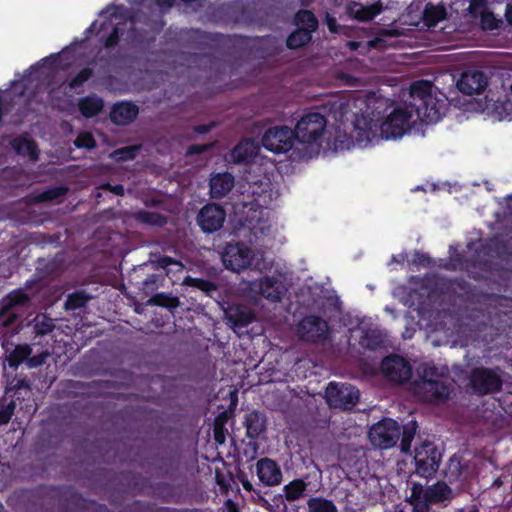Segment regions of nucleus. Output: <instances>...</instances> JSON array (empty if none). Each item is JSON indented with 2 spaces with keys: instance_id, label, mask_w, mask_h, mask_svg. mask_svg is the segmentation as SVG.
Returning <instances> with one entry per match:
<instances>
[{
  "instance_id": "nucleus-1",
  "label": "nucleus",
  "mask_w": 512,
  "mask_h": 512,
  "mask_svg": "<svg viewBox=\"0 0 512 512\" xmlns=\"http://www.w3.org/2000/svg\"><path fill=\"white\" fill-rule=\"evenodd\" d=\"M428 80L414 81L409 89L408 103L397 106L381 123L385 139L402 137L417 120L427 124L439 122L446 114L449 103L443 92Z\"/></svg>"
},
{
  "instance_id": "nucleus-2",
  "label": "nucleus",
  "mask_w": 512,
  "mask_h": 512,
  "mask_svg": "<svg viewBox=\"0 0 512 512\" xmlns=\"http://www.w3.org/2000/svg\"><path fill=\"white\" fill-rule=\"evenodd\" d=\"M418 378L412 383V391L423 402H446L453 392L452 383L439 372L435 365L423 364L417 368Z\"/></svg>"
},
{
  "instance_id": "nucleus-3",
  "label": "nucleus",
  "mask_w": 512,
  "mask_h": 512,
  "mask_svg": "<svg viewBox=\"0 0 512 512\" xmlns=\"http://www.w3.org/2000/svg\"><path fill=\"white\" fill-rule=\"evenodd\" d=\"M326 117L320 112L305 113L293 130L296 140L302 144L318 143L325 132Z\"/></svg>"
},
{
  "instance_id": "nucleus-4",
  "label": "nucleus",
  "mask_w": 512,
  "mask_h": 512,
  "mask_svg": "<svg viewBox=\"0 0 512 512\" xmlns=\"http://www.w3.org/2000/svg\"><path fill=\"white\" fill-rule=\"evenodd\" d=\"M468 386L474 394L490 395L501 391L503 381L501 376L492 368H472L468 377Z\"/></svg>"
},
{
  "instance_id": "nucleus-5",
  "label": "nucleus",
  "mask_w": 512,
  "mask_h": 512,
  "mask_svg": "<svg viewBox=\"0 0 512 512\" xmlns=\"http://www.w3.org/2000/svg\"><path fill=\"white\" fill-rule=\"evenodd\" d=\"M441 457V453L433 442L424 441L416 446L414 463L417 475L424 478L432 477L439 468Z\"/></svg>"
},
{
  "instance_id": "nucleus-6",
  "label": "nucleus",
  "mask_w": 512,
  "mask_h": 512,
  "mask_svg": "<svg viewBox=\"0 0 512 512\" xmlns=\"http://www.w3.org/2000/svg\"><path fill=\"white\" fill-rule=\"evenodd\" d=\"M401 435L400 424L391 418H384L374 424L369 430V439L373 446L380 449L394 447Z\"/></svg>"
},
{
  "instance_id": "nucleus-7",
  "label": "nucleus",
  "mask_w": 512,
  "mask_h": 512,
  "mask_svg": "<svg viewBox=\"0 0 512 512\" xmlns=\"http://www.w3.org/2000/svg\"><path fill=\"white\" fill-rule=\"evenodd\" d=\"M295 140L293 130L286 125H280L268 128L262 136L261 143L266 150L280 154L291 150Z\"/></svg>"
},
{
  "instance_id": "nucleus-8",
  "label": "nucleus",
  "mask_w": 512,
  "mask_h": 512,
  "mask_svg": "<svg viewBox=\"0 0 512 512\" xmlns=\"http://www.w3.org/2000/svg\"><path fill=\"white\" fill-rule=\"evenodd\" d=\"M325 399L330 407L350 409L359 400V390L351 384L330 382L325 390Z\"/></svg>"
},
{
  "instance_id": "nucleus-9",
  "label": "nucleus",
  "mask_w": 512,
  "mask_h": 512,
  "mask_svg": "<svg viewBox=\"0 0 512 512\" xmlns=\"http://www.w3.org/2000/svg\"><path fill=\"white\" fill-rule=\"evenodd\" d=\"M327 321L317 315H307L297 325L300 339L311 344L325 342L329 335Z\"/></svg>"
},
{
  "instance_id": "nucleus-10",
  "label": "nucleus",
  "mask_w": 512,
  "mask_h": 512,
  "mask_svg": "<svg viewBox=\"0 0 512 512\" xmlns=\"http://www.w3.org/2000/svg\"><path fill=\"white\" fill-rule=\"evenodd\" d=\"M380 370L385 378L397 384L406 383L412 377L411 364L397 354L384 357L380 364Z\"/></svg>"
},
{
  "instance_id": "nucleus-11",
  "label": "nucleus",
  "mask_w": 512,
  "mask_h": 512,
  "mask_svg": "<svg viewBox=\"0 0 512 512\" xmlns=\"http://www.w3.org/2000/svg\"><path fill=\"white\" fill-rule=\"evenodd\" d=\"M226 220V210L220 204L204 205L196 216V222L203 233L210 234L219 231Z\"/></svg>"
},
{
  "instance_id": "nucleus-12",
  "label": "nucleus",
  "mask_w": 512,
  "mask_h": 512,
  "mask_svg": "<svg viewBox=\"0 0 512 512\" xmlns=\"http://www.w3.org/2000/svg\"><path fill=\"white\" fill-rule=\"evenodd\" d=\"M252 250L241 244H227L222 253V261L225 267L234 272H240L252 264Z\"/></svg>"
},
{
  "instance_id": "nucleus-13",
  "label": "nucleus",
  "mask_w": 512,
  "mask_h": 512,
  "mask_svg": "<svg viewBox=\"0 0 512 512\" xmlns=\"http://www.w3.org/2000/svg\"><path fill=\"white\" fill-rule=\"evenodd\" d=\"M456 85L463 94H480L488 86V77L482 70L468 69L461 73Z\"/></svg>"
},
{
  "instance_id": "nucleus-14",
  "label": "nucleus",
  "mask_w": 512,
  "mask_h": 512,
  "mask_svg": "<svg viewBox=\"0 0 512 512\" xmlns=\"http://www.w3.org/2000/svg\"><path fill=\"white\" fill-rule=\"evenodd\" d=\"M255 472L259 482L266 487L280 485L283 480V473L280 465L269 457H263L257 460Z\"/></svg>"
},
{
  "instance_id": "nucleus-15",
  "label": "nucleus",
  "mask_w": 512,
  "mask_h": 512,
  "mask_svg": "<svg viewBox=\"0 0 512 512\" xmlns=\"http://www.w3.org/2000/svg\"><path fill=\"white\" fill-rule=\"evenodd\" d=\"M383 3L378 0L370 5H363L360 2L350 1L345 6L346 15L359 22H369L382 13Z\"/></svg>"
},
{
  "instance_id": "nucleus-16",
  "label": "nucleus",
  "mask_w": 512,
  "mask_h": 512,
  "mask_svg": "<svg viewBox=\"0 0 512 512\" xmlns=\"http://www.w3.org/2000/svg\"><path fill=\"white\" fill-rule=\"evenodd\" d=\"M260 150L255 139L245 138L239 141L231 150L230 156L234 163L249 164L254 161Z\"/></svg>"
},
{
  "instance_id": "nucleus-17",
  "label": "nucleus",
  "mask_w": 512,
  "mask_h": 512,
  "mask_svg": "<svg viewBox=\"0 0 512 512\" xmlns=\"http://www.w3.org/2000/svg\"><path fill=\"white\" fill-rule=\"evenodd\" d=\"M139 114V107L131 101H119L110 111V120L116 125H129Z\"/></svg>"
},
{
  "instance_id": "nucleus-18",
  "label": "nucleus",
  "mask_w": 512,
  "mask_h": 512,
  "mask_svg": "<svg viewBox=\"0 0 512 512\" xmlns=\"http://www.w3.org/2000/svg\"><path fill=\"white\" fill-rule=\"evenodd\" d=\"M423 494L431 505L443 506H447L455 496L452 488L444 481L423 487Z\"/></svg>"
},
{
  "instance_id": "nucleus-19",
  "label": "nucleus",
  "mask_w": 512,
  "mask_h": 512,
  "mask_svg": "<svg viewBox=\"0 0 512 512\" xmlns=\"http://www.w3.org/2000/svg\"><path fill=\"white\" fill-rule=\"evenodd\" d=\"M259 290L265 299L271 302H278L285 295L287 288L278 277L265 276L260 280Z\"/></svg>"
},
{
  "instance_id": "nucleus-20",
  "label": "nucleus",
  "mask_w": 512,
  "mask_h": 512,
  "mask_svg": "<svg viewBox=\"0 0 512 512\" xmlns=\"http://www.w3.org/2000/svg\"><path fill=\"white\" fill-rule=\"evenodd\" d=\"M234 187V177L229 172L216 173L209 181V194L212 199H222Z\"/></svg>"
},
{
  "instance_id": "nucleus-21",
  "label": "nucleus",
  "mask_w": 512,
  "mask_h": 512,
  "mask_svg": "<svg viewBox=\"0 0 512 512\" xmlns=\"http://www.w3.org/2000/svg\"><path fill=\"white\" fill-rule=\"evenodd\" d=\"M10 146L18 156L28 157L32 162L39 159L37 143L27 135H19L11 139Z\"/></svg>"
},
{
  "instance_id": "nucleus-22",
  "label": "nucleus",
  "mask_w": 512,
  "mask_h": 512,
  "mask_svg": "<svg viewBox=\"0 0 512 512\" xmlns=\"http://www.w3.org/2000/svg\"><path fill=\"white\" fill-rule=\"evenodd\" d=\"M30 302V297L22 290L16 289L0 300V317L9 314L14 308L24 307Z\"/></svg>"
},
{
  "instance_id": "nucleus-23",
  "label": "nucleus",
  "mask_w": 512,
  "mask_h": 512,
  "mask_svg": "<svg viewBox=\"0 0 512 512\" xmlns=\"http://www.w3.org/2000/svg\"><path fill=\"white\" fill-rule=\"evenodd\" d=\"M104 100L95 93L81 97L78 100V109L81 115L87 119L93 118L102 112Z\"/></svg>"
},
{
  "instance_id": "nucleus-24",
  "label": "nucleus",
  "mask_w": 512,
  "mask_h": 512,
  "mask_svg": "<svg viewBox=\"0 0 512 512\" xmlns=\"http://www.w3.org/2000/svg\"><path fill=\"white\" fill-rule=\"evenodd\" d=\"M244 425L247 437L256 440L266 430V417L254 410L245 415Z\"/></svg>"
},
{
  "instance_id": "nucleus-25",
  "label": "nucleus",
  "mask_w": 512,
  "mask_h": 512,
  "mask_svg": "<svg viewBox=\"0 0 512 512\" xmlns=\"http://www.w3.org/2000/svg\"><path fill=\"white\" fill-rule=\"evenodd\" d=\"M30 392V384L26 378L14 377L5 388V396L15 402L26 399Z\"/></svg>"
},
{
  "instance_id": "nucleus-26",
  "label": "nucleus",
  "mask_w": 512,
  "mask_h": 512,
  "mask_svg": "<svg viewBox=\"0 0 512 512\" xmlns=\"http://www.w3.org/2000/svg\"><path fill=\"white\" fill-rule=\"evenodd\" d=\"M308 483L302 478H296L283 486V495L285 501L292 503L306 496Z\"/></svg>"
},
{
  "instance_id": "nucleus-27",
  "label": "nucleus",
  "mask_w": 512,
  "mask_h": 512,
  "mask_svg": "<svg viewBox=\"0 0 512 512\" xmlns=\"http://www.w3.org/2000/svg\"><path fill=\"white\" fill-rule=\"evenodd\" d=\"M293 24L298 29H304V32L308 31L312 35L318 29L319 21L311 10L299 9L294 14Z\"/></svg>"
},
{
  "instance_id": "nucleus-28",
  "label": "nucleus",
  "mask_w": 512,
  "mask_h": 512,
  "mask_svg": "<svg viewBox=\"0 0 512 512\" xmlns=\"http://www.w3.org/2000/svg\"><path fill=\"white\" fill-rule=\"evenodd\" d=\"M407 502L413 507L412 512H430L432 506L423 494V486L419 483L412 485Z\"/></svg>"
},
{
  "instance_id": "nucleus-29",
  "label": "nucleus",
  "mask_w": 512,
  "mask_h": 512,
  "mask_svg": "<svg viewBox=\"0 0 512 512\" xmlns=\"http://www.w3.org/2000/svg\"><path fill=\"white\" fill-rule=\"evenodd\" d=\"M226 315L231 326L239 329L247 327L254 320V314L250 310L239 306L230 308Z\"/></svg>"
},
{
  "instance_id": "nucleus-30",
  "label": "nucleus",
  "mask_w": 512,
  "mask_h": 512,
  "mask_svg": "<svg viewBox=\"0 0 512 512\" xmlns=\"http://www.w3.org/2000/svg\"><path fill=\"white\" fill-rule=\"evenodd\" d=\"M32 354V348L28 344H19L6 356L8 366L17 369L22 363L27 365L29 356Z\"/></svg>"
},
{
  "instance_id": "nucleus-31",
  "label": "nucleus",
  "mask_w": 512,
  "mask_h": 512,
  "mask_svg": "<svg viewBox=\"0 0 512 512\" xmlns=\"http://www.w3.org/2000/svg\"><path fill=\"white\" fill-rule=\"evenodd\" d=\"M132 217L138 223L154 227H163L167 223V217L163 214L144 209L135 211Z\"/></svg>"
},
{
  "instance_id": "nucleus-32",
  "label": "nucleus",
  "mask_w": 512,
  "mask_h": 512,
  "mask_svg": "<svg viewBox=\"0 0 512 512\" xmlns=\"http://www.w3.org/2000/svg\"><path fill=\"white\" fill-rule=\"evenodd\" d=\"M447 16L446 7L442 4L434 5L427 3L423 11V20L429 27L436 26Z\"/></svg>"
},
{
  "instance_id": "nucleus-33",
  "label": "nucleus",
  "mask_w": 512,
  "mask_h": 512,
  "mask_svg": "<svg viewBox=\"0 0 512 512\" xmlns=\"http://www.w3.org/2000/svg\"><path fill=\"white\" fill-rule=\"evenodd\" d=\"M31 326L37 336L48 335L55 329L54 319L49 317L46 313L36 314L31 321Z\"/></svg>"
},
{
  "instance_id": "nucleus-34",
  "label": "nucleus",
  "mask_w": 512,
  "mask_h": 512,
  "mask_svg": "<svg viewBox=\"0 0 512 512\" xmlns=\"http://www.w3.org/2000/svg\"><path fill=\"white\" fill-rule=\"evenodd\" d=\"M91 295L85 290H76L70 293L64 303V309L67 311H75L83 308L91 300Z\"/></svg>"
},
{
  "instance_id": "nucleus-35",
  "label": "nucleus",
  "mask_w": 512,
  "mask_h": 512,
  "mask_svg": "<svg viewBox=\"0 0 512 512\" xmlns=\"http://www.w3.org/2000/svg\"><path fill=\"white\" fill-rule=\"evenodd\" d=\"M304 31V29L297 28L288 35L286 39V46L288 49H299L311 42L312 35L309 34L308 31Z\"/></svg>"
},
{
  "instance_id": "nucleus-36",
  "label": "nucleus",
  "mask_w": 512,
  "mask_h": 512,
  "mask_svg": "<svg viewBox=\"0 0 512 512\" xmlns=\"http://www.w3.org/2000/svg\"><path fill=\"white\" fill-rule=\"evenodd\" d=\"M153 494L164 503L175 501L176 488L168 482H157L152 486Z\"/></svg>"
},
{
  "instance_id": "nucleus-37",
  "label": "nucleus",
  "mask_w": 512,
  "mask_h": 512,
  "mask_svg": "<svg viewBox=\"0 0 512 512\" xmlns=\"http://www.w3.org/2000/svg\"><path fill=\"white\" fill-rule=\"evenodd\" d=\"M418 428V424L415 420H411L406 425L401 426V435H400V449L402 452L407 453L410 451L411 443L414 439Z\"/></svg>"
},
{
  "instance_id": "nucleus-38",
  "label": "nucleus",
  "mask_w": 512,
  "mask_h": 512,
  "mask_svg": "<svg viewBox=\"0 0 512 512\" xmlns=\"http://www.w3.org/2000/svg\"><path fill=\"white\" fill-rule=\"evenodd\" d=\"M183 284L188 287L196 288L208 296L218 289V286L213 281L192 276H186L183 280Z\"/></svg>"
},
{
  "instance_id": "nucleus-39",
  "label": "nucleus",
  "mask_w": 512,
  "mask_h": 512,
  "mask_svg": "<svg viewBox=\"0 0 512 512\" xmlns=\"http://www.w3.org/2000/svg\"><path fill=\"white\" fill-rule=\"evenodd\" d=\"M307 507L309 512H338L334 502L323 497H310Z\"/></svg>"
},
{
  "instance_id": "nucleus-40",
  "label": "nucleus",
  "mask_w": 512,
  "mask_h": 512,
  "mask_svg": "<svg viewBox=\"0 0 512 512\" xmlns=\"http://www.w3.org/2000/svg\"><path fill=\"white\" fill-rule=\"evenodd\" d=\"M148 303L154 306L163 307L167 309H175L180 305L178 297L170 293H156L148 300Z\"/></svg>"
},
{
  "instance_id": "nucleus-41",
  "label": "nucleus",
  "mask_w": 512,
  "mask_h": 512,
  "mask_svg": "<svg viewBox=\"0 0 512 512\" xmlns=\"http://www.w3.org/2000/svg\"><path fill=\"white\" fill-rule=\"evenodd\" d=\"M360 344L368 350L375 351L383 346L384 339L380 331L367 330L360 340Z\"/></svg>"
},
{
  "instance_id": "nucleus-42",
  "label": "nucleus",
  "mask_w": 512,
  "mask_h": 512,
  "mask_svg": "<svg viewBox=\"0 0 512 512\" xmlns=\"http://www.w3.org/2000/svg\"><path fill=\"white\" fill-rule=\"evenodd\" d=\"M140 150V145H128L122 148L115 149L110 156L116 162H126L134 160L137 157Z\"/></svg>"
},
{
  "instance_id": "nucleus-43",
  "label": "nucleus",
  "mask_w": 512,
  "mask_h": 512,
  "mask_svg": "<svg viewBox=\"0 0 512 512\" xmlns=\"http://www.w3.org/2000/svg\"><path fill=\"white\" fill-rule=\"evenodd\" d=\"M491 242L500 256L512 257V236L495 237Z\"/></svg>"
},
{
  "instance_id": "nucleus-44",
  "label": "nucleus",
  "mask_w": 512,
  "mask_h": 512,
  "mask_svg": "<svg viewBox=\"0 0 512 512\" xmlns=\"http://www.w3.org/2000/svg\"><path fill=\"white\" fill-rule=\"evenodd\" d=\"M154 263L157 268L167 270L166 275H168L171 271V266L175 267L176 272H180L184 268V265L181 261L166 255L158 257Z\"/></svg>"
},
{
  "instance_id": "nucleus-45",
  "label": "nucleus",
  "mask_w": 512,
  "mask_h": 512,
  "mask_svg": "<svg viewBox=\"0 0 512 512\" xmlns=\"http://www.w3.org/2000/svg\"><path fill=\"white\" fill-rule=\"evenodd\" d=\"M164 276L158 274H150L142 282V290L146 295L152 294L160 286L163 285Z\"/></svg>"
},
{
  "instance_id": "nucleus-46",
  "label": "nucleus",
  "mask_w": 512,
  "mask_h": 512,
  "mask_svg": "<svg viewBox=\"0 0 512 512\" xmlns=\"http://www.w3.org/2000/svg\"><path fill=\"white\" fill-rule=\"evenodd\" d=\"M93 69L90 67H84L81 69L68 83L70 89H75L82 86L93 76Z\"/></svg>"
},
{
  "instance_id": "nucleus-47",
  "label": "nucleus",
  "mask_w": 512,
  "mask_h": 512,
  "mask_svg": "<svg viewBox=\"0 0 512 512\" xmlns=\"http://www.w3.org/2000/svg\"><path fill=\"white\" fill-rule=\"evenodd\" d=\"M500 23L501 21L491 11H483L480 15V24L484 30H496L499 28Z\"/></svg>"
},
{
  "instance_id": "nucleus-48",
  "label": "nucleus",
  "mask_w": 512,
  "mask_h": 512,
  "mask_svg": "<svg viewBox=\"0 0 512 512\" xmlns=\"http://www.w3.org/2000/svg\"><path fill=\"white\" fill-rule=\"evenodd\" d=\"M74 145L79 149L85 148L91 150L94 149L97 144L94 136L90 132H81L74 140Z\"/></svg>"
},
{
  "instance_id": "nucleus-49",
  "label": "nucleus",
  "mask_w": 512,
  "mask_h": 512,
  "mask_svg": "<svg viewBox=\"0 0 512 512\" xmlns=\"http://www.w3.org/2000/svg\"><path fill=\"white\" fill-rule=\"evenodd\" d=\"M256 48L259 50H264L265 56H274L278 52V49L275 46V41L270 36L259 39Z\"/></svg>"
},
{
  "instance_id": "nucleus-50",
  "label": "nucleus",
  "mask_w": 512,
  "mask_h": 512,
  "mask_svg": "<svg viewBox=\"0 0 512 512\" xmlns=\"http://www.w3.org/2000/svg\"><path fill=\"white\" fill-rule=\"evenodd\" d=\"M67 191V188L64 186H58L54 188H50L39 194V201L46 202L55 200L61 196H63Z\"/></svg>"
},
{
  "instance_id": "nucleus-51",
  "label": "nucleus",
  "mask_w": 512,
  "mask_h": 512,
  "mask_svg": "<svg viewBox=\"0 0 512 512\" xmlns=\"http://www.w3.org/2000/svg\"><path fill=\"white\" fill-rule=\"evenodd\" d=\"M16 402L15 400H10V402L6 405L1 406L0 408V426L7 424L15 411Z\"/></svg>"
},
{
  "instance_id": "nucleus-52",
  "label": "nucleus",
  "mask_w": 512,
  "mask_h": 512,
  "mask_svg": "<svg viewBox=\"0 0 512 512\" xmlns=\"http://www.w3.org/2000/svg\"><path fill=\"white\" fill-rule=\"evenodd\" d=\"M495 110L503 117H512V101L505 96L504 100L500 98L495 102Z\"/></svg>"
},
{
  "instance_id": "nucleus-53",
  "label": "nucleus",
  "mask_w": 512,
  "mask_h": 512,
  "mask_svg": "<svg viewBox=\"0 0 512 512\" xmlns=\"http://www.w3.org/2000/svg\"><path fill=\"white\" fill-rule=\"evenodd\" d=\"M119 40L120 28L118 27V25H114L109 35L103 41L104 47L113 48L119 43Z\"/></svg>"
},
{
  "instance_id": "nucleus-54",
  "label": "nucleus",
  "mask_w": 512,
  "mask_h": 512,
  "mask_svg": "<svg viewBox=\"0 0 512 512\" xmlns=\"http://www.w3.org/2000/svg\"><path fill=\"white\" fill-rule=\"evenodd\" d=\"M324 22L329 30L330 33L333 34H340L344 30V26L339 25L337 23V20L334 16L330 15L329 13L325 14Z\"/></svg>"
},
{
  "instance_id": "nucleus-55",
  "label": "nucleus",
  "mask_w": 512,
  "mask_h": 512,
  "mask_svg": "<svg viewBox=\"0 0 512 512\" xmlns=\"http://www.w3.org/2000/svg\"><path fill=\"white\" fill-rule=\"evenodd\" d=\"M49 354L47 352H42L40 354L29 356L27 361L28 368H37L42 366L45 362Z\"/></svg>"
},
{
  "instance_id": "nucleus-56",
  "label": "nucleus",
  "mask_w": 512,
  "mask_h": 512,
  "mask_svg": "<svg viewBox=\"0 0 512 512\" xmlns=\"http://www.w3.org/2000/svg\"><path fill=\"white\" fill-rule=\"evenodd\" d=\"M209 149L208 145H201V144H191L187 148V154L188 155H198L201 154Z\"/></svg>"
},
{
  "instance_id": "nucleus-57",
  "label": "nucleus",
  "mask_w": 512,
  "mask_h": 512,
  "mask_svg": "<svg viewBox=\"0 0 512 512\" xmlns=\"http://www.w3.org/2000/svg\"><path fill=\"white\" fill-rule=\"evenodd\" d=\"M414 262L418 265L428 267L431 264V258L425 253L416 252Z\"/></svg>"
},
{
  "instance_id": "nucleus-58",
  "label": "nucleus",
  "mask_w": 512,
  "mask_h": 512,
  "mask_svg": "<svg viewBox=\"0 0 512 512\" xmlns=\"http://www.w3.org/2000/svg\"><path fill=\"white\" fill-rule=\"evenodd\" d=\"M239 480H240V482L242 484V487H243V489L245 491L250 492V493L251 492H255L256 494L259 495L260 492L256 491V489L254 488L253 484L247 479L246 476H244V475L243 476H239Z\"/></svg>"
},
{
  "instance_id": "nucleus-59",
  "label": "nucleus",
  "mask_w": 512,
  "mask_h": 512,
  "mask_svg": "<svg viewBox=\"0 0 512 512\" xmlns=\"http://www.w3.org/2000/svg\"><path fill=\"white\" fill-rule=\"evenodd\" d=\"M213 128V124H198L193 127V131L197 134H207Z\"/></svg>"
},
{
  "instance_id": "nucleus-60",
  "label": "nucleus",
  "mask_w": 512,
  "mask_h": 512,
  "mask_svg": "<svg viewBox=\"0 0 512 512\" xmlns=\"http://www.w3.org/2000/svg\"><path fill=\"white\" fill-rule=\"evenodd\" d=\"M214 438H215V441L219 444H222L225 441V435H224L223 429H222V427H219L217 423L214 428Z\"/></svg>"
},
{
  "instance_id": "nucleus-61",
  "label": "nucleus",
  "mask_w": 512,
  "mask_h": 512,
  "mask_svg": "<svg viewBox=\"0 0 512 512\" xmlns=\"http://www.w3.org/2000/svg\"><path fill=\"white\" fill-rule=\"evenodd\" d=\"M175 0H155V3L161 9H170L173 7Z\"/></svg>"
},
{
  "instance_id": "nucleus-62",
  "label": "nucleus",
  "mask_w": 512,
  "mask_h": 512,
  "mask_svg": "<svg viewBox=\"0 0 512 512\" xmlns=\"http://www.w3.org/2000/svg\"><path fill=\"white\" fill-rule=\"evenodd\" d=\"M111 192L118 196H124L125 189L122 184H115V185H112Z\"/></svg>"
},
{
  "instance_id": "nucleus-63",
  "label": "nucleus",
  "mask_w": 512,
  "mask_h": 512,
  "mask_svg": "<svg viewBox=\"0 0 512 512\" xmlns=\"http://www.w3.org/2000/svg\"><path fill=\"white\" fill-rule=\"evenodd\" d=\"M505 19L507 23L512 26V4L506 6Z\"/></svg>"
},
{
  "instance_id": "nucleus-64",
  "label": "nucleus",
  "mask_w": 512,
  "mask_h": 512,
  "mask_svg": "<svg viewBox=\"0 0 512 512\" xmlns=\"http://www.w3.org/2000/svg\"><path fill=\"white\" fill-rule=\"evenodd\" d=\"M150 512H178V510L171 507H157L155 509H151Z\"/></svg>"
}]
</instances>
